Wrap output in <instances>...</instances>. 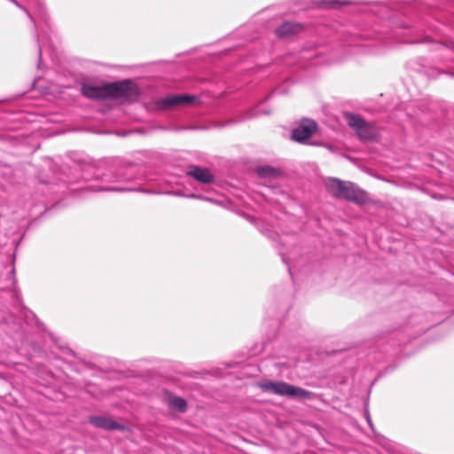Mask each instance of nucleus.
I'll use <instances>...</instances> for the list:
<instances>
[{
    "label": "nucleus",
    "mask_w": 454,
    "mask_h": 454,
    "mask_svg": "<svg viewBox=\"0 0 454 454\" xmlns=\"http://www.w3.org/2000/svg\"><path fill=\"white\" fill-rule=\"evenodd\" d=\"M79 87H80V91H81L82 95L85 96V81L84 80H81L79 82Z\"/></svg>",
    "instance_id": "nucleus-16"
},
{
    "label": "nucleus",
    "mask_w": 454,
    "mask_h": 454,
    "mask_svg": "<svg viewBox=\"0 0 454 454\" xmlns=\"http://www.w3.org/2000/svg\"><path fill=\"white\" fill-rule=\"evenodd\" d=\"M100 190H107V191H117V192H125L131 191V189L121 188V187H113V188H100Z\"/></svg>",
    "instance_id": "nucleus-15"
},
{
    "label": "nucleus",
    "mask_w": 454,
    "mask_h": 454,
    "mask_svg": "<svg viewBox=\"0 0 454 454\" xmlns=\"http://www.w3.org/2000/svg\"><path fill=\"white\" fill-rule=\"evenodd\" d=\"M282 261H284L286 263H287V262H286V258H285V257H283V258H282Z\"/></svg>",
    "instance_id": "nucleus-26"
},
{
    "label": "nucleus",
    "mask_w": 454,
    "mask_h": 454,
    "mask_svg": "<svg viewBox=\"0 0 454 454\" xmlns=\"http://www.w3.org/2000/svg\"><path fill=\"white\" fill-rule=\"evenodd\" d=\"M166 403L171 410H174V411H176L179 412L186 411L187 403L184 398H182L180 396L173 395L171 394H167Z\"/></svg>",
    "instance_id": "nucleus-11"
},
{
    "label": "nucleus",
    "mask_w": 454,
    "mask_h": 454,
    "mask_svg": "<svg viewBox=\"0 0 454 454\" xmlns=\"http://www.w3.org/2000/svg\"><path fill=\"white\" fill-rule=\"evenodd\" d=\"M344 120L362 141L373 140L378 136L377 128L373 123L366 121L363 117L353 113H344Z\"/></svg>",
    "instance_id": "nucleus-5"
},
{
    "label": "nucleus",
    "mask_w": 454,
    "mask_h": 454,
    "mask_svg": "<svg viewBox=\"0 0 454 454\" xmlns=\"http://www.w3.org/2000/svg\"><path fill=\"white\" fill-rule=\"evenodd\" d=\"M257 173L261 177H276L279 175V171L270 166H262L258 168Z\"/></svg>",
    "instance_id": "nucleus-13"
},
{
    "label": "nucleus",
    "mask_w": 454,
    "mask_h": 454,
    "mask_svg": "<svg viewBox=\"0 0 454 454\" xmlns=\"http://www.w3.org/2000/svg\"><path fill=\"white\" fill-rule=\"evenodd\" d=\"M326 147H327L329 150H333V145H326Z\"/></svg>",
    "instance_id": "nucleus-22"
},
{
    "label": "nucleus",
    "mask_w": 454,
    "mask_h": 454,
    "mask_svg": "<svg viewBox=\"0 0 454 454\" xmlns=\"http://www.w3.org/2000/svg\"><path fill=\"white\" fill-rule=\"evenodd\" d=\"M366 420L371 427H372V420L369 414H366Z\"/></svg>",
    "instance_id": "nucleus-18"
},
{
    "label": "nucleus",
    "mask_w": 454,
    "mask_h": 454,
    "mask_svg": "<svg viewBox=\"0 0 454 454\" xmlns=\"http://www.w3.org/2000/svg\"><path fill=\"white\" fill-rule=\"evenodd\" d=\"M91 370H92L95 373H97V372H98V370H97V369H95V368H91Z\"/></svg>",
    "instance_id": "nucleus-25"
},
{
    "label": "nucleus",
    "mask_w": 454,
    "mask_h": 454,
    "mask_svg": "<svg viewBox=\"0 0 454 454\" xmlns=\"http://www.w3.org/2000/svg\"><path fill=\"white\" fill-rule=\"evenodd\" d=\"M190 197L192 198H197V199H200V200H209V199H207L206 197L202 196V195H195V194H192L190 195ZM210 201H212V200H210Z\"/></svg>",
    "instance_id": "nucleus-17"
},
{
    "label": "nucleus",
    "mask_w": 454,
    "mask_h": 454,
    "mask_svg": "<svg viewBox=\"0 0 454 454\" xmlns=\"http://www.w3.org/2000/svg\"><path fill=\"white\" fill-rule=\"evenodd\" d=\"M86 368H87V371H88L89 369H90V364H89L88 362H87Z\"/></svg>",
    "instance_id": "nucleus-23"
},
{
    "label": "nucleus",
    "mask_w": 454,
    "mask_h": 454,
    "mask_svg": "<svg viewBox=\"0 0 454 454\" xmlns=\"http://www.w3.org/2000/svg\"><path fill=\"white\" fill-rule=\"evenodd\" d=\"M258 387L263 392L279 396L298 398L301 400H311L315 396V394L309 390L300 387H295L284 381L263 380L258 383Z\"/></svg>",
    "instance_id": "nucleus-4"
},
{
    "label": "nucleus",
    "mask_w": 454,
    "mask_h": 454,
    "mask_svg": "<svg viewBox=\"0 0 454 454\" xmlns=\"http://www.w3.org/2000/svg\"><path fill=\"white\" fill-rule=\"evenodd\" d=\"M131 165H120L116 161L106 165L102 163L97 167L87 164V174L91 173L95 179L105 182H126L134 178Z\"/></svg>",
    "instance_id": "nucleus-3"
},
{
    "label": "nucleus",
    "mask_w": 454,
    "mask_h": 454,
    "mask_svg": "<svg viewBox=\"0 0 454 454\" xmlns=\"http://www.w3.org/2000/svg\"><path fill=\"white\" fill-rule=\"evenodd\" d=\"M425 4H426L427 5H429V6H431V5H432V4H431V3H429V2H425Z\"/></svg>",
    "instance_id": "nucleus-24"
},
{
    "label": "nucleus",
    "mask_w": 454,
    "mask_h": 454,
    "mask_svg": "<svg viewBox=\"0 0 454 454\" xmlns=\"http://www.w3.org/2000/svg\"><path fill=\"white\" fill-rule=\"evenodd\" d=\"M348 2H340V0H331L330 2V7L335 8L339 4H348Z\"/></svg>",
    "instance_id": "nucleus-14"
},
{
    "label": "nucleus",
    "mask_w": 454,
    "mask_h": 454,
    "mask_svg": "<svg viewBox=\"0 0 454 454\" xmlns=\"http://www.w3.org/2000/svg\"><path fill=\"white\" fill-rule=\"evenodd\" d=\"M90 422L98 428L107 429V430H120L123 431L125 427L115 420H113L110 418L97 416L91 417L90 419Z\"/></svg>",
    "instance_id": "nucleus-9"
},
{
    "label": "nucleus",
    "mask_w": 454,
    "mask_h": 454,
    "mask_svg": "<svg viewBox=\"0 0 454 454\" xmlns=\"http://www.w3.org/2000/svg\"><path fill=\"white\" fill-rule=\"evenodd\" d=\"M187 174L193 178H195L197 181L203 183V184H210L213 182V176L207 168H202L197 166H192L187 172Z\"/></svg>",
    "instance_id": "nucleus-10"
},
{
    "label": "nucleus",
    "mask_w": 454,
    "mask_h": 454,
    "mask_svg": "<svg viewBox=\"0 0 454 454\" xmlns=\"http://www.w3.org/2000/svg\"><path fill=\"white\" fill-rule=\"evenodd\" d=\"M139 90L137 86L129 80L107 83L94 93V89L87 84V98L98 97L113 99H123L135 101L138 98Z\"/></svg>",
    "instance_id": "nucleus-1"
},
{
    "label": "nucleus",
    "mask_w": 454,
    "mask_h": 454,
    "mask_svg": "<svg viewBox=\"0 0 454 454\" xmlns=\"http://www.w3.org/2000/svg\"><path fill=\"white\" fill-rule=\"evenodd\" d=\"M317 122L313 120L302 121L292 132V138L299 143H307L309 138L317 131Z\"/></svg>",
    "instance_id": "nucleus-7"
},
{
    "label": "nucleus",
    "mask_w": 454,
    "mask_h": 454,
    "mask_svg": "<svg viewBox=\"0 0 454 454\" xmlns=\"http://www.w3.org/2000/svg\"><path fill=\"white\" fill-rule=\"evenodd\" d=\"M301 30V26L297 23L285 22L276 29L278 37H287L296 34Z\"/></svg>",
    "instance_id": "nucleus-12"
},
{
    "label": "nucleus",
    "mask_w": 454,
    "mask_h": 454,
    "mask_svg": "<svg viewBox=\"0 0 454 454\" xmlns=\"http://www.w3.org/2000/svg\"><path fill=\"white\" fill-rule=\"evenodd\" d=\"M63 87H66V88H71L73 87V85L71 84H62Z\"/></svg>",
    "instance_id": "nucleus-20"
},
{
    "label": "nucleus",
    "mask_w": 454,
    "mask_h": 454,
    "mask_svg": "<svg viewBox=\"0 0 454 454\" xmlns=\"http://www.w3.org/2000/svg\"><path fill=\"white\" fill-rule=\"evenodd\" d=\"M194 96L190 95H169L159 98L156 101L157 108L160 110H170L177 106L189 105L195 100Z\"/></svg>",
    "instance_id": "nucleus-6"
},
{
    "label": "nucleus",
    "mask_w": 454,
    "mask_h": 454,
    "mask_svg": "<svg viewBox=\"0 0 454 454\" xmlns=\"http://www.w3.org/2000/svg\"><path fill=\"white\" fill-rule=\"evenodd\" d=\"M41 24H43L45 26V27L52 32V27H51V19L49 17V15L44 12V11H40V18H39V24H35V27H38L39 26H41ZM40 29H41V33H42V35H40L39 34L37 35V40H38V45H39V60H38V67L40 68L41 67V58H42V53L43 51H46V44L43 43V36H49L47 35V31H44L43 28L42 27H40Z\"/></svg>",
    "instance_id": "nucleus-8"
},
{
    "label": "nucleus",
    "mask_w": 454,
    "mask_h": 454,
    "mask_svg": "<svg viewBox=\"0 0 454 454\" xmlns=\"http://www.w3.org/2000/svg\"><path fill=\"white\" fill-rule=\"evenodd\" d=\"M448 47L454 48V43L452 42H450V43L448 44Z\"/></svg>",
    "instance_id": "nucleus-19"
},
{
    "label": "nucleus",
    "mask_w": 454,
    "mask_h": 454,
    "mask_svg": "<svg viewBox=\"0 0 454 454\" xmlns=\"http://www.w3.org/2000/svg\"><path fill=\"white\" fill-rule=\"evenodd\" d=\"M11 1H12L14 4H16L17 6H20V4H18V2H17V1H15V0H11Z\"/></svg>",
    "instance_id": "nucleus-21"
},
{
    "label": "nucleus",
    "mask_w": 454,
    "mask_h": 454,
    "mask_svg": "<svg viewBox=\"0 0 454 454\" xmlns=\"http://www.w3.org/2000/svg\"><path fill=\"white\" fill-rule=\"evenodd\" d=\"M325 187L328 192L336 199L356 204H365L369 200L367 193L351 182L330 178L325 182Z\"/></svg>",
    "instance_id": "nucleus-2"
}]
</instances>
